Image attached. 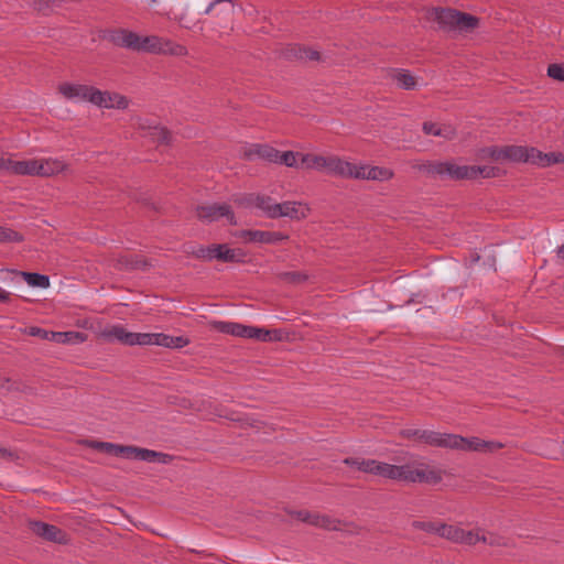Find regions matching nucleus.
Returning <instances> with one entry per match:
<instances>
[{
    "instance_id": "f257e3e1",
    "label": "nucleus",
    "mask_w": 564,
    "mask_h": 564,
    "mask_svg": "<svg viewBox=\"0 0 564 564\" xmlns=\"http://www.w3.org/2000/svg\"><path fill=\"white\" fill-rule=\"evenodd\" d=\"M345 464L358 470L381 476L392 480L406 482H424L435 485L442 480L441 469L424 464L412 463L405 465H391L376 459L346 458Z\"/></svg>"
},
{
    "instance_id": "f03ea898",
    "label": "nucleus",
    "mask_w": 564,
    "mask_h": 564,
    "mask_svg": "<svg viewBox=\"0 0 564 564\" xmlns=\"http://www.w3.org/2000/svg\"><path fill=\"white\" fill-rule=\"evenodd\" d=\"M423 19L434 31L454 36L469 34L480 25L478 17L451 7L424 8Z\"/></svg>"
},
{
    "instance_id": "7ed1b4c3",
    "label": "nucleus",
    "mask_w": 564,
    "mask_h": 564,
    "mask_svg": "<svg viewBox=\"0 0 564 564\" xmlns=\"http://www.w3.org/2000/svg\"><path fill=\"white\" fill-rule=\"evenodd\" d=\"M413 435L417 440L431 446L445 447L464 452L492 453L503 447L496 441H485L479 437H463L456 434L438 433L427 430H415Z\"/></svg>"
},
{
    "instance_id": "20e7f679",
    "label": "nucleus",
    "mask_w": 564,
    "mask_h": 564,
    "mask_svg": "<svg viewBox=\"0 0 564 564\" xmlns=\"http://www.w3.org/2000/svg\"><path fill=\"white\" fill-rule=\"evenodd\" d=\"M236 202L242 206L257 207L272 219L288 217L292 220H302L307 218L311 213V207L304 202L286 200L276 203L264 195H248L241 199H236Z\"/></svg>"
},
{
    "instance_id": "39448f33",
    "label": "nucleus",
    "mask_w": 564,
    "mask_h": 564,
    "mask_svg": "<svg viewBox=\"0 0 564 564\" xmlns=\"http://www.w3.org/2000/svg\"><path fill=\"white\" fill-rule=\"evenodd\" d=\"M91 447L106 454L116 457H123L127 459L159 464H169L172 459V457L169 454L131 445H119L108 442H94L91 443Z\"/></svg>"
},
{
    "instance_id": "423d86ee",
    "label": "nucleus",
    "mask_w": 564,
    "mask_h": 564,
    "mask_svg": "<svg viewBox=\"0 0 564 564\" xmlns=\"http://www.w3.org/2000/svg\"><path fill=\"white\" fill-rule=\"evenodd\" d=\"M351 162L338 155L306 153L302 155V169L314 170L335 177L349 178Z\"/></svg>"
},
{
    "instance_id": "0eeeda50",
    "label": "nucleus",
    "mask_w": 564,
    "mask_h": 564,
    "mask_svg": "<svg viewBox=\"0 0 564 564\" xmlns=\"http://www.w3.org/2000/svg\"><path fill=\"white\" fill-rule=\"evenodd\" d=\"M440 536L447 539L454 543L466 545H475L478 542L488 544H498V541L492 535H486L481 530H465L460 527L443 523L440 528Z\"/></svg>"
},
{
    "instance_id": "6e6552de",
    "label": "nucleus",
    "mask_w": 564,
    "mask_h": 564,
    "mask_svg": "<svg viewBox=\"0 0 564 564\" xmlns=\"http://www.w3.org/2000/svg\"><path fill=\"white\" fill-rule=\"evenodd\" d=\"M533 147L505 145L490 147L482 151L484 158H491L497 162L530 163L532 164Z\"/></svg>"
},
{
    "instance_id": "1a4fd4ad",
    "label": "nucleus",
    "mask_w": 564,
    "mask_h": 564,
    "mask_svg": "<svg viewBox=\"0 0 564 564\" xmlns=\"http://www.w3.org/2000/svg\"><path fill=\"white\" fill-rule=\"evenodd\" d=\"M138 52L151 54H169L173 56L187 55V50L184 45L158 35L140 36Z\"/></svg>"
},
{
    "instance_id": "9d476101",
    "label": "nucleus",
    "mask_w": 564,
    "mask_h": 564,
    "mask_svg": "<svg viewBox=\"0 0 564 564\" xmlns=\"http://www.w3.org/2000/svg\"><path fill=\"white\" fill-rule=\"evenodd\" d=\"M214 328L223 334L242 338H253L261 341L271 340L270 330L264 328L247 326L235 322H216Z\"/></svg>"
},
{
    "instance_id": "9b49d317",
    "label": "nucleus",
    "mask_w": 564,
    "mask_h": 564,
    "mask_svg": "<svg viewBox=\"0 0 564 564\" xmlns=\"http://www.w3.org/2000/svg\"><path fill=\"white\" fill-rule=\"evenodd\" d=\"M95 88L96 87L91 85L64 82L57 86V91L64 99L68 101L75 104L89 102L93 105Z\"/></svg>"
},
{
    "instance_id": "f8f14e48",
    "label": "nucleus",
    "mask_w": 564,
    "mask_h": 564,
    "mask_svg": "<svg viewBox=\"0 0 564 564\" xmlns=\"http://www.w3.org/2000/svg\"><path fill=\"white\" fill-rule=\"evenodd\" d=\"M93 105L104 109L124 110L129 107L130 100L119 93L100 90L96 87L93 96Z\"/></svg>"
},
{
    "instance_id": "ddd939ff",
    "label": "nucleus",
    "mask_w": 564,
    "mask_h": 564,
    "mask_svg": "<svg viewBox=\"0 0 564 564\" xmlns=\"http://www.w3.org/2000/svg\"><path fill=\"white\" fill-rule=\"evenodd\" d=\"M197 217L206 223H213L221 218H226L228 224L236 225L235 215L227 204H210L198 206L196 209Z\"/></svg>"
},
{
    "instance_id": "4468645a",
    "label": "nucleus",
    "mask_w": 564,
    "mask_h": 564,
    "mask_svg": "<svg viewBox=\"0 0 564 564\" xmlns=\"http://www.w3.org/2000/svg\"><path fill=\"white\" fill-rule=\"evenodd\" d=\"M39 177L50 178L70 173V165L58 156L37 158Z\"/></svg>"
},
{
    "instance_id": "2eb2a0df",
    "label": "nucleus",
    "mask_w": 564,
    "mask_h": 564,
    "mask_svg": "<svg viewBox=\"0 0 564 564\" xmlns=\"http://www.w3.org/2000/svg\"><path fill=\"white\" fill-rule=\"evenodd\" d=\"M392 177L393 172L390 169L381 166H370L367 164L357 165L351 162L349 178L383 182Z\"/></svg>"
},
{
    "instance_id": "dca6fc26",
    "label": "nucleus",
    "mask_w": 564,
    "mask_h": 564,
    "mask_svg": "<svg viewBox=\"0 0 564 564\" xmlns=\"http://www.w3.org/2000/svg\"><path fill=\"white\" fill-rule=\"evenodd\" d=\"M37 158L22 159L17 154H11L10 161L7 162V174L15 176H33L39 177Z\"/></svg>"
},
{
    "instance_id": "f3484780",
    "label": "nucleus",
    "mask_w": 564,
    "mask_h": 564,
    "mask_svg": "<svg viewBox=\"0 0 564 564\" xmlns=\"http://www.w3.org/2000/svg\"><path fill=\"white\" fill-rule=\"evenodd\" d=\"M29 529L32 531V533L45 541L58 544H66L68 542V536L63 530L46 522L30 521Z\"/></svg>"
},
{
    "instance_id": "a211bd4d",
    "label": "nucleus",
    "mask_w": 564,
    "mask_h": 564,
    "mask_svg": "<svg viewBox=\"0 0 564 564\" xmlns=\"http://www.w3.org/2000/svg\"><path fill=\"white\" fill-rule=\"evenodd\" d=\"M432 171L440 175H446L454 180H473L474 167L458 165L454 162H440L433 165Z\"/></svg>"
},
{
    "instance_id": "6ab92c4d",
    "label": "nucleus",
    "mask_w": 564,
    "mask_h": 564,
    "mask_svg": "<svg viewBox=\"0 0 564 564\" xmlns=\"http://www.w3.org/2000/svg\"><path fill=\"white\" fill-rule=\"evenodd\" d=\"M137 129L140 131L141 135L148 138L150 141L155 143H166L169 142L170 134L169 131L155 122H152L148 119H137Z\"/></svg>"
},
{
    "instance_id": "aec40b11",
    "label": "nucleus",
    "mask_w": 564,
    "mask_h": 564,
    "mask_svg": "<svg viewBox=\"0 0 564 564\" xmlns=\"http://www.w3.org/2000/svg\"><path fill=\"white\" fill-rule=\"evenodd\" d=\"M188 344V340L182 336L173 337L162 333H143L142 346H162L166 348H182Z\"/></svg>"
},
{
    "instance_id": "412c9836",
    "label": "nucleus",
    "mask_w": 564,
    "mask_h": 564,
    "mask_svg": "<svg viewBox=\"0 0 564 564\" xmlns=\"http://www.w3.org/2000/svg\"><path fill=\"white\" fill-rule=\"evenodd\" d=\"M102 336L107 340H118L128 346H142L143 333L128 332L123 326L116 325L102 332Z\"/></svg>"
},
{
    "instance_id": "4be33fe9",
    "label": "nucleus",
    "mask_w": 564,
    "mask_h": 564,
    "mask_svg": "<svg viewBox=\"0 0 564 564\" xmlns=\"http://www.w3.org/2000/svg\"><path fill=\"white\" fill-rule=\"evenodd\" d=\"M108 40L117 46L137 52L140 44V35L127 29L111 30Z\"/></svg>"
},
{
    "instance_id": "5701e85b",
    "label": "nucleus",
    "mask_w": 564,
    "mask_h": 564,
    "mask_svg": "<svg viewBox=\"0 0 564 564\" xmlns=\"http://www.w3.org/2000/svg\"><path fill=\"white\" fill-rule=\"evenodd\" d=\"M235 4L231 0H213L204 10V14H213L227 24L234 17Z\"/></svg>"
},
{
    "instance_id": "b1692460",
    "label": "nucleus",
    "mask_w": 564,
    "mask_h": 564,
    "mask_svg": "<svg viewBox=\"0 0 564 564\" xmlns=\"http://www.w3.org/2000/svg\"><path fill=\"white\" fill-rule=\"evenodd\" d=\"M295 516L297 520L312 525H316L327 530L339 529V522L337 520H334L327 516L317 512L297 511Z\"/></svg>"
},
{
    "instance_id": "393cba45",
    "label": "nucleus",
    "mask_w": 564,
    "mask_h": 564,
    "mask_svg": "<svg viewBox=\"0 0 564 564\" xmlns=\"http://www.w3.org/2000/svg\"><path fill=\"white\" fill-rule=\"evenodd\" d=\"M246 252L240 248H229L228 245H215L214 260L223 262H243Z\"/></svg>"
},
{
    "instance_id": "a878e982",
    "label": "nucleus",
    "mask_w": 564,
    "mask_h": 564,
    "mask_svg": "<svg viewBox=\"0 0 564 564\" xmlns=\"http://www.w3.org/2000/svg\"><path fill=\"white\" fill-rule=\"evenodd\" d=\"M532 153V164L539 167H549L555 164L564 163V153L562 152L543 153L534 148Z\"/></svg>"
},
{
    "instance_id": "bb28decb",
    "label": "nucleus",
    "mask_w": 564,
    "mask_h": 564,
    "mask_svg": "<svg viewBox=\"0 0 564 564\" xmlns=\"http://www.w3.org/2000/svg\"><path fill=\"white\" fill-rule=\"evenodd\" d=\"M391 79L401 89L412 90L417 86L416 78L406 69L397 68L390 73Z\"/></svg>"
},
{
    "instance_id": "cd10ccee",
    "label": "nucleus",
    "mask_w": 564,
    "mask_h": 564,
    "mask_svg": "<svg viewBox=\"0 0 564 564\" xmlns=\"http://www.w3.org/2000/svg\"><path fill=\"white\" fill-rule=\"evenodd\" d=\"M423 131L425 134L441 137L447 140L456 135V130L449 124H438L435 122H424Z\"/></svg>"
},
{
    "instance_id": "c85d7f7f",
    "label": "nucleus",
    "mask_w": 564,
    "mask_h": 564,
    "mask_svg": "<svg viewBox=\"0 0 564 564\" xmlns=\"http://www.w3.org/2000/svg\"><path fill=\"white\" fill-rule=\"evenodd\" d=\"M87 339V335L82 332H53L51 341L64 345H77Z\"/></svg>"
},
{
    "instance_id": "c756f323",
    "label": "nucleus",
    "mask_w": 564,
    "mask_h": 564,
    "mask_svg": "<svg viewBox=\"0 0 564 564\" xmlns=\"http://www.w3.org/2000/svg\"><path fill=\"white\" fill-rule=\"evenodd\" d=\"M118 264L122 269H145L148 262L138 254H126L118 259Z\"/></svg>"
},
{
    "instance_id": "7c9ffc66",
    "label": "nucleus",
    "mask_w": 564,
    "mask_h": 564,
    "mask_svg": "<svg viewBox=\"0 0 564 564\" xmlns=\"http://www.w3.org/2000/svg\"><path fill=\"white\" fill-rule=\"evenodd\" d=\"M267 231L264 230H241L235 232V237L241 239L243 242L267 243Z\"/></svg>"
},
{
    "instance_id": "2f4dec72",
    "label": "nucleus",
    "mask_w": 564,
    "mask_h": 564,
    "mask_svg": "<svg viewBox=\"0 0 564 564\" xmlns=\"http://www.w3.org/2000/svg\"><path fill=\"white\" fill-rule=\"evenodd\" d=\"M306 153L285 151L280 152L279 164L288 167H302V155Z\"/></svg>"
},
{
    "instance_id": "473e14b6",
    "label": "nucleus",
    "mask_w": 564,
    "mask_h": 564,
    "mask_svg": "<svg viewBox=\"0 0 564 564\" xmlns=\"http://www.w3.org/2000/svg\"><path fill=\"white\" fill-rule=\"evenodd\" d=\"M256 154L271 163H279L280 151L269 145H259L256 150Z\"/></svg>"
},
{
    "instance_id": "72a5a7b5",
    "label": "nucleus",
    "mask_w": 564,
    "mask_h": 564,
    "mask_svg": "<svg viewBox=\"0 0 564 564\" xmlns=\"http://www.w3.org/2000/svg\"><path fill=\"white\" fill-rule=\"evenodd\" d=\"M22 274L26 283L31 286L46 289L50 285V280L46 275L29 272H23Z\"/></svg>"
},
{
    "instance_id": "f704fd0d",
    "label": "nucleus",
    "mask_w": 564,
    "mask_h": 564,
    "mask_svg": "<svg viewBox=\"0 0 564 564\" xmlns=\"http://www.w3.org/2000/svg\"><path fill=\"white\" fill-rule=\"evenodd\" d=\"M473 167H474V172H475L473 175V180L478 178V177H485V178L496 177L499 175V172H500V170L496 166L485 165V166H473Z\"/></svg>"
},
{
    "instance_id": "c9c22d12",
    "label": "nucleus",
    "mask_w": 564,
    "mask_h": 564,
    "mask_svg": "<svg viewBox=\"0 0 564 564\" xmlns=\"http://www.w3.org/2000/svg\"><path fill=\"white\" fill-rule=\"evenodd\" d=\"M214 253H215V245L208 246V247H198L195 250L192 251V254L198 259H203L206 261L214 260Z\"/></svg>"
},
{
    "instance_id": "e433bc0d",
    "label": "nucleus",
    "mask_w": 564,
    "mask_h": 564,
    "mask_svg": "<svg viewBox=\"0 0 564 564\" xmlns=\"http://www.w3.org/2000/svg\"><path fill=\"white\" fill-rule=\"evenodd\" d=\"M21 240L22 236L19 232L0 226V242H17Z\"/></svg>"
},
{
    "instance_id": "4c0bfd02",
    "label": "nucleus",
    "mask_w": 564,
    "mask_h": 564,
    "mask_svg": "<svg viewBox=\"0 0 564 564\" xmlns=\"http://www.w3.org/2000/svg\"><path fill=\"white\" fill-rule=\"evenodd\" d=\"M547 75L554 80L564 82V63L550 64Z\"/></svg>"
},
{
    "instance_id": "58836bf2",
    "label": "nucleus",
    "mask_w": 564,
    "mask_h": 564,
    "mask_svg": "<svg viewBox=\"0 0 564 564\" xmlns=\"http://www.w3.org/2000/svg\"><path fill=\"white\" fill-rule=\"evenodd\" d=\"M291 51L295 52V56L301 59L314 61L319 58V53L317 51L307 50L303 47H292Z\"/></svg>"
},
{
    "instance_id": "ea45409f",
    "label": "nucleus",
    "mask_w": 564,
    "mask_h": 564,
    "mask_svg": "<svg viewBox=\"0 0 564 564\" xmlns=\"http://www.w3.org/2000/svg\"><path fill=\"white\" fill-rule=\"evenodd\" d=\"M173 20L185 29H193L196 25V22L188 18L187 9L178 14H174Z\"/></svg>"
},
{
    "instance_id": "a19ab883",
    "label": "nucleus",
    "mask_w": 564,
    "mask_h": 564,
    "mask_svg": "<svg viewBox=\"0 0 564 564\" xmlns=\"http://www.w3.org/2000/svg\"><path fill=\"white\" fill-rule=\"evenodd\" d=\"M28 334L30 336L40 337L42 339L51 341V335H53V332L40 328V327H31L28 330Z\"/></svg>"
},
{
    "instance_id": "79ce46f5",
    "label": "nucleus",
    "mask_w": 564,
    "mask_h": 564,
    "mask_svg": "<svg viewBox=\"0 0 564 564\" xmlns=\"http://www.w3.org/2000/svg\"><path fill=\"white\" fill-rule=\"evenodd\" d=\"M267 243L273 245L289 239L288 235L278 231H267Z\"/></svg>"
},
{
    "instance_id": "37998d69",
    "label": "nucleus",
    "mask_w": 564,
    "mask_h": 564,
    "mask_svg": "<svg viewBox=\"0 0 564 564\" xmlns=\"http://www.w3.org/2000/svg\"><path fill=\"white\" fill-rule=\"evenodd\" d=\"M443 523L441 522H425L420 525L421 529H423L426 532L435 533L440 536V528Z\"/></svg>"
},
{
    "instance_id": "c03bdc74",
    "label": "nucleus",
    "mask_w": 564,
    "mask_h": 564,
    "mask_svg": "<svg viewBox=\"0 0 564 564\" xmlns=\"http://www.w3.org/2000/svg\"><path fill=\"white\" fill-rule=\"evenodd\" d=\"M282 276L286 281L294 282V283L302 282L306 278L305 275H303L299 272H286V273H283Z\"/></svg>"
},
{
    "instance_id": "a18cd8bd",
    "label": "nucleus",
    "mask_w": 564,
    "mask_h": 564,
    "mask_svg": "<svg viewBox=\"0 0 564 564\" xmlns=\"http://www.w3.org/2000/svg\"><path fill=\"white\" fill-rule=\"evenodd\" d=\"M11 154L0 152V171L7 173V162L10 161Z\"/></svg>"
},
{
    "instance_id": "49530a36",
    "label": "nucleus",
    "mask_w": 564,
    "mask_h": 564,
    "mask_svg": "<svg viewBox=\"0 0 564 564\" xmlns=\"http://www.w3.org/2000/svg\"><path fill=\"white\" fill-rule=\"evenodd\" d=\"M10 293L0 288V302H7L9 300Z\"/></svg>"
},
{
    "instance_id": "de8ad7c7",
    "label": "nucleus",
    "mask_w": 564,
    "mask_h": 564,
    "mask_svg": "<svg viewBox=\"0 0 564 564\" xmlns=\"http://www.w3.org/2000/svg\"><path fill=\"white\" fill-rule=\"evenodd\" d=\"M556 253L560 259L564 260V243L557 248Z\"/></svg>"
},
{
    "instance_id": "09e8293b",
    "label": "nucleus",
    "mask_w": 564,
    "mask_h": 564,
    "mask_svg": "<svg viewBox=\"0 0 564 564\" xmlns=\"http://www.w3.org/2000/svg\"><path fill=\"white\" fill-rule=\"evenodd\" d=\"M413 431L414 430H405L402 432V434L405 436V437H415L417 438V435H413Z\"/></svg>"
}]
</instances>
